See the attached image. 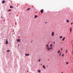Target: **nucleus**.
<instances>
[{
	"mask_svg": "<svg viewBox=\"0 0 73 73\" xmlns=\"http://www.w3.org/2000/svg\"><path fill=\"white\" fill-rule=\"evenodd\" d=\"M7 52H9V50H8L7 51Z\"/></svg>",
	"mask_w": 73,
	"mask_h": 73,
	"instance_id": "nucleus-21",
	"label": "nucleus"
},
{
	"mask_svg": "<svg viewBox=\"0 0 73 73\" xmlns=\"http://www.w3.org/2000/svg\"><path fill=\"white\" fill-rule=\"evenodd\" d=\"M46 48L47 49L48 51L52 49H53V47H52V48L49 47V46H48V44L46 45Z\"/></svg>",
	"mask_w": 73,
	"mask_h": 73,
	"instance_id": "nucleus-1",
	"label": "nucleus"
},
{
	"mask_svg": "<svg viewBox=\"0 0 73 73\" xmlns=\"http://www.w3.org/2000/svg\"><path fill=\"white\" fill-rule=\"evenodd\" d=\"M45 23L46 24V22H45Z\"/></svg>",
	"mask_w": 73,
	"mask_h": 73,
	"instance_id": "nucleus-33",
	"label": "nucleus"
},
{
	"mask_svg": "<svg viewBox=\"0 0 73 73\" xmlns=\"http://www.w3.org/2000/svg\"><path fill=\"white\" fill-rule=\"evenodd\" d=\"M8 39H6V40L5 44H8Z\"/></svg>",
	"mask_w": 73,
	"mask_h": 73,
	"instance_id": "nucleus-2",
	"label": "nucleus"
},
{
	"mask_svg": "<svg viewBox=\"0 0 73 73\" xmlns=\"http://www.w3.org/2000/svg\"><path fill=\"white\" fill-rule=\"evenodd\" d=\"M51 36H54V32H52V33Z\"/></svg>",
	"mask_w": 73,
	"mask_h": 73,
	"instance_id": "nucleus-4",
	"label": "nucleus"
},
{
	"mask_svg": "<svg viewBox=\"0 0 73 73\" xmlns=\"http://www.w3.org/2000/svg\"><path fill=\"white\" fill-rule=\"evenodd\" d=\"M27 71V72H28V71Z\"/></svg>",
	"mask_w": 73,
	"mask_h": 73,
	"instance_id": "nucleus-34",
	"label": "nucleus"
},
{
	"mask_svg": "<svg viewBox=\"0 0 73 73\" xmlns=\"http://www.w3.org/2000/svg\"><path fill=\"white\" fill-rule=\"evenodd\" d=\"M41 61V59H39L38 60V62H39Z\"/></svg>",
	"mask_w": 73,
	"mask_h": 73,
	"instance_id": "nucleus-14",
	"label": "nucleus"
},
{
	"mask_svg": "<svg viewBox=\"0 0 73 73\" xmlns=\"http://www.w3.org/2000/svg\"><path fill=\"white\" fill-rule=\"evenodd\" d=\"M43 12H44V9H42L40 10V12H41V13H43Z\"/></svg>",
	"mask_w": 73,
	"mask_h": 73,
	"instance_id": "nucleus-3",
	"label": "nucleus"
},
{
	"mask_svg": "<svg viewBox=\"0 0 73 73\" xmlns=\"http://www.w3.org/2000/svg\"><path fill=\"white\" fill-rule=\"evenodd\" d=\"M1 18H3V17H2V16L1 17Z\"/></svg>",
	"mask_w": 73,
	"mask_h": 73,
	"instance_id": "nucleus-30",
	"label": "nucleus"
},
{
	"mask_svg": "<svg viewBox=\"0 0 73 73\" xmlns=\"http://www.w3.org/2000/svg\"><path fill=\"white\" fill-rule=\"evenodd\" d=\"M11 11V9H10L7 11Z\"/></svg>",
	"mask_w": 73,
	"mask_h": 73,
	"instance_id": "nucleus-19",
	"label": "nucleus"
},
{
	"mask_svg": "<svg viewBox=\"0 0 73 73\" xmlns=\"http://www.w3.org/2000/svg\"><path fill=\"white\" fill-rule=\"evenodd\" d=\"M72 24H73V23H71V25H72Z\"/></svg>",
	"mask_w": 73,
	"mask_h": 73,
	"instance_id": "nucleus-26",
	"label": "nucleus"
},
{
	"mask_svg": "<svg viewBox=\"0 0 73 73\" xmlns=\"http://www.w3.org/2000/svg\"><path fill=\"white\" fill-rule=\"evenodd\" d=\"M17 41L18 42H20V39H18L17 40Z\"/></svg>",
	"mask_w": 73,
	"mask_h": 73,
	"instance_id": "nucleus-6",
	"label": "nucleus"
},
{
	"mask_svg": "<svg viewBox=\"0 0 73 73\" xmlns=\"http://www.w3.org/2000/svg\"><path fill=\"white\" fill-rule=\"evenodd\" d=\"M66 20V22H67V23H69V20L67 19Z\"/></svg>",
	"mask_w": 73,
	"mask_h": 73,
	"instance_id": "nucleus-7",
	"label": "nucleus"
},
{
	"mask_svg": "<svg viewBox=\"0 0 73 73\" xmlns=\"http://www.w3.org/2000/svg\"><path fill=\"white\" fill-rule=\"evenodd\" d=\"M53 43L54 44H55V42H54Z\"/></svg>",
	"mask_w": 73,
	"mask_h": 73,
	"instance_id": "nucleus-27",
	"label": "nucleus"
},
{
	"mask_svg": "<svg viewBox=\"0 0 73 73\" xmlns=\"http://www.w3.org/2000/svg\"><path fill=\"white\" fill-rule=\"evenodd\" d=\"M66 52H67V50H66Z\"/></svg>",
	"mask_w": 73,
	"mask_h": 73,
	"instance_id": "nucleus-25",
	"label": "nucleus"
},
{
	"mask_svg": "<svg viewBox=\"0 0 73 73\" xmlns=\"http://www.w3.org/2000/svg\"><path fill=\"white\" fill-rule=\"evenodd\" d=\"M31 43H32V41H31Z\"/></svg>",
	"mask_w": 73,
	"mask_h": 73,
	"instance_id": "nucleus-28",
	"label": "nucleus"
},
{
	"mask_svg": "<svg viewBox=\"0 0 73 73\" xmlns=\"http://www.w3.org/2000/svg\"><path fill=\"white\" fill-rule=\"evenodd\" d=\"M37 72H39V73H41V72H40V70H38L37 71Z\"/></svg>",
	"mask_w": 73,
	"mask_h": 73,
	"instance_id": "nucleus-15",
	"label": "nucleus"
},
{
	"mask_svg": "<svg viewBox=\"0 0 73 73\" xmlns=\"http://www.w3.org/2000/svg\"><path fill=\"white\" fill-rule=\"evenodd\" d=\"M18 46H19V44L18 45Z\"/></svg>",
	"mask_w": 73,
	"mask_h": 73,
	"instance_id": "nucleus-32",
	"label": "nucleus"
},
{
	"mask_svg": "<svg viewBox=\"0 0 73 73\" xmlns=\"http://www.w3.org/2000/svg\"><path fill=\"white\" fill-rule=\"evenodd\" d=\"M37 17V15H35V18H36Z\"/></svg>",
	"mask_w": 73,
	"mask_h": 73,
	"instance_id": "nucleus-16",
	"label": "nucleus"
},
{
	"mask_svg": "<svg viewBox=\"0 0 73 73\" xmlns=\"http://www.w3.org/2000/svg\"><path fill=\"white\" fill-rule=\"evenodd\" d=\"M2 3H5V1H3L2 2Z\"/></svg>",
	"mask_w": 73,
	"mask_h": 73,
	"instance_id": "nucleus-10",
	"label": "nucleus"
},
{
	"mask_svg": "<svg viewBox=\"0 0 73 73\" xmlns=\"http://www.w3.org/2000/svg\"><path fill=\"white\" fill-rule=\"evenodd\" d=\"M59 37L60 38V39H61V38H62V36H60Z\"/></svg>",
	"mask_w": 73,
	"mask_h": 73,
	"instance_id": "nucleus-11",
	"label": "nucleus"
},
{
	"mask_svg": "<svg viewBox=\"0 0 73 73\" xmlns=\"http://www.w3.org/2000/svg\"><path fill=\"white\" fill-rule=\"evenodd\" d=\"M62 57H63V56H64V54H62Z\"/></svg>",
	"mask_w": 73,
	"mask_h": 73,
	"instance_id": "nucleus-23",
	"label": "nucleus"
},
{
	"mask_svg": "<svg viewBox=\"0 0 73 73\" xmlns=\"http://www.w3.org/2000/svg\"><path fill=\"white\" fill-rule=\"evenodd\" d=\"M70 32H72V27H70Z\"/></svg>",
	"mask_w": 73,
	"mask_h": 73,
	"instance_id": "nucleus-9",
	"label": "nucleus"
},
{
	"mask_svg": "<svg viewBox=\"0 0 73 73\" xmlns=\"http://www.w3.org/2000/svg\"><path fill=\"white\" fill-rule=\"evenodd\" d=\"M66 64H67H67H68V62H67L66 63Z\"/></svg>",
	"mask_w": 73,
	"mask_h": 73,
	"instance_id": "nucleus-22",
	"label": "nucleus"
},
{
	"mask_svg": "<svg viewBox=\"0 0 73 73\" xmlns=\"http://www.w3.org/2000/svg\"><path fill=\"white\" fill-rule=\"evenodd\" d=\"M60 50L58 51V53H60Z\"/></svg>",
	"mask_w": 73,
	"mask_h": 73,
	"instance_id": "nucleus-20",
	"label": "nucleus"
},
{
	"mask_svg": "<svg viewBox=\"0 0 73 73\" xmlns=\"http://www.w3.org/2000/svg\"><path fill=\"white\" fill-rule=\"evenodd\" d=\"M10 8H12L13 7L12 6H10Z\"/></svg>",
	"mask_w": 73,
	"mask_h": 73,
	"instance_id": "nucleus-17",
	"label": "nucleus"
},
{
	"mask_svg": "<svg viewBox=\"0 0 73 73\" xmlns=\"http://www.w3.org/2000/svg\"><path fill=\"white\" fill-rule=\"evenodd\" d=\"M50 47H52V44H50Z\"/></svg>",
	"mask_w": 73,
	"mask_h": 73,
	"instance_id": "nucleus-13",
	"label": "nucleus"
},
{
	"mask_svg": "<svg viewBox=\"0 0 73 73\" xmlns=\"http://www.w3.org/2000/svg\"><path fill=\"white\" fill-rule=\"evenodd\" d=\"M61 50H62V48H61Z\"/></svg>",
	"mask_w": 73,
	"mask_h": 73,
	"instance_id": "nucleus-29",
	"label": "nucleus"
},
{
	"mask_svg": "<svg viewBox=\"0 0 73 73\" xmlns=\"http://www.w3.org/2000/svg\"><path fill=\"white\" fill-rule=\"evenodd\" d=\"M43 68L44 69H45V66L44 65L43 66Z\"/></svg>",
	"mask_w": 73,
	"mask_h": 73,
	"instance_id": "nucleus-12",
	"label": "nucleus"
},
{
	"mask_svg": "<svg viewBox=\"0 0 73 73\" xmlns=\"http://www.w3.org/2000/svg\"><path fill=\"white\" fill-rule=\"evenodd\" d=\"M64 39H65V37H64L62 39V41H64Z\"/></svg>",
	"mask_w": 73,
	"mask_h": 73,
	"instance_id": "nucleus-8",
	"label": "nucleus"
},
{
	"mask_svg": "<svg viewBox=\"0 0 73 73\" xmlns=\"http://www.w3.org/2000/svg\"><path fill=\"white\" fill-rule=\"evenodd\" d=\"M29 9H30V8H28L27 10V11H28V10H29Z\"/></svg>",
	"mask_w": 73,
	"mask_h": 73,
	"instance_id": "nucleus-18",
	"label": "nucleus"
},
{
	"mask_svg": "<svg viewBox=\"0 0 73 73\" xmlns=\"http://www.w3.org/2000/svg\"><path fill=\"white\" fill-rule=\"evenodd\" d=\"M40 65H42V64H40Z\"/></svg>",
	"mask_w": 73,
	"mask_h": 73,
	"instance_id": "nucleus-31",
	"label": "nucleus"
},
{
	"mask_svg": "<svg viewBox=\"0 0 73 73\" xmlns=\"http://www.w3.org/2000/svg\"><path fill=\"white\" fill-rule=\"evenodd\" d=\"M29 54H25V55L26 56H29Z\"/></svg>",
	"mask_w": 73,
	"mask_h": 73,
	"instance_id": "nucleus-5",
	"label": "nucleus"
},
{
	"mask_svg": "<svg viewBox=\"0 0 73 73\" xmlns=\"http://www.w3.org/2000/svg\"><path fill=\"white\" fill-rule=\"evenodd\" d=\"M60 55H61V53H60L59 54V56H60Z\"/></svg>",
	"mask_w": 73,
	"mask_h": 73,
	"instance_id": "nucleus-24",
	"label": "nucleus"
}]
</instances>
